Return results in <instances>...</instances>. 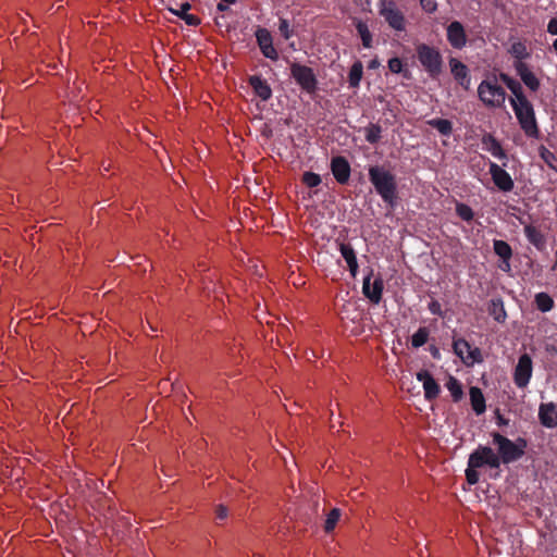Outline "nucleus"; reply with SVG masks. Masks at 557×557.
I'll return each mask as SVG.
<instances>
[{"label":"nucleus","instance_id":"14","mask_svg":"<svg viewBox=\"0 0 557 557\" xmlns=\"http://www.w3.org/2000/svg\"><path fill=\"white\" fill-rule=\"evenodd\" d=\"M331 172L338 184L345 185L350 178L351 168L345 157L336 156L331 159Z\"/></svg>","mask_w":557,"mask_h":557},{"label":"nucleus","instance_id":"12","mask_svg":"<svg viewBox=\"0 0 557 557\" xmlns=\"http://www.w3.org/2000/svg\"><path fill=\"white\" fill-rule=\"evenodd\" d=\"M255 36L261 53L265 58L272 61H276L278 59V53L273 46V38L271 33L267 28L258 27Z\"/></svg>","mask_w":557,"mask_h":557},{"label":"nucleus","instance_id":"53","mask_svg":"<svg viewBox=\"0 0 557 557\" xmlns=\"http://www.w3.org/2000/svg\"><path fill=\"white\" fill-rule=\"evenodd\" d=\"M379 65H380V62L377 61V59H374V60L370 61V63H369L370 69H376Z\"/></svg>","mask_w":557,"mask_h":557},{"label":"nucleus","instance_id":"22","mask_svg":"<svg viewBox=\"0 0 557 557\" xmlns=\"http://www.w3.org/2000/svg\"><path fill=\"white\" fill-rule=\"evenodd\" d=\"M499 79L507 86V88L513 95V97H511L509 99L510 104L515 103V102L522 101L528 98L523 91L521 84L518 81H516L515 78H512L511 76H509L508 74L500 73Z\"/></svg>","mask_w":557,"mask_h":557},{"label":"nucleus","instance_id":"46","mask_svg":"<svg viewBox=\"0 0 557 557\" xmlns=\"http://www.w3.org/2000/svg\"><path fill=\"white\" fill-rule=\"evenodd\" d=\"M187 25L189 26H198L201 21L197 15L187 13L186 15L182 16V18Z\"/></svg>","mask_w":557,"mask_h":557},{"label":"nucleus","instance_id":"33","mask_svg":"<svg viewBox=\"0 0 557 557\" xmlns=\"http://www.w3.org/2000/svg\"><path fill=\"white\" fill-rule=\"evenodd\" d=\"M364 137L369 144H377L382 137V126L380 124H369V126L364 128Z\"/></svg>","mask_w":557,"mask_h":557},{"label":"nucleus","instance_id":"36","mask_svg":"<svg viewBox=\"0 0 557 557\" xmlns=\"http://www.w3.org/2000/svg\"><path fill=\"white\" fill-rule=\"evenodd\" d=\"M388 70L394 74H401L405 78L409 79L411 77L410 72L404 67L403 60L395 57L388 60L387 62Z\"/></svg>","mask_w":557,"mask_h":557},{"label":"nucleus","instance_id":"25","mask_svg":"<svg viewBox=\"0 0 557 557\" xmlns=\"http://www.w3.org/2000/svg\"><path fill=\"white\" fill-rule=\"evenodd\" d=\"M482 144L486 150L492 153L493 157L498 159L507 158V154L500 143L492 134H485L482 138Z\"/></svg>","mask_w":557,"mask_h":557},{"label":"nucleus","instance_id":"47","mask_svg":"<svg viewBox=\"0 0 557 557\" xmlns=\"http://www.w3.org/2000/svg\"><path fill=\"white\" fill-rule=\"evenodd\" d=\"M227 517V508L223 505H219L215 509V519L216 520H224Z\"/></svg>","mask_w":557,"mask_h":557},{"label":"nucleus","instance_id":"45","mask_svg":"<svg viewBox=\"0 0 557 557\" xmlns=\"http://www.w3.org/2000/svg\"><path fill=\"white\" fill-rule=\"evenodd\" d=\"M512 443L516 444V447L518 449V454L522 458L525 454V449L528 447V441L524 437H517Z\"/></svg>","mask_w":557,"mask_h":557},{"label":"nucleus","instance_id":"44","mask_svg":"<svg viewBox=\"0 0 557 557\" xmlns=\"http://www.w3.org/2000/svg\"><path fill=\"white\" fill-rule=\"evenodd\" d=\"M420 4L428 13H434L437 10L436 0H420Z\"/></svg>","mask_w":557,"mask_h":557},{"label":"nucleus","instance_id":"32","mask_svg":"<svg viewBox=\"0 0 557 557\" xmlns=\"http://www.w3.org/2000/svg\"><path fill=\"white\" fill-rule=\"evenodd\" d=\"M508 52L515 58L517 59L516 62H523V60H527L530 58V52L528 51V48L525 46L524 42L522 41H517V42H513Z\"/></svg>","mask_w":557,"mask_h":557},{"label":"nucleus","instance_id":"30","mask_svg":"<svg viewBox=\"0 0 557 557\" xmlns=\"http://www.w3.org/2000/svg\"><path fill=\"white\" fill-rule=\"evenodd\" d=\"M363 74V65L360 61H356L348 73V83L352 88H357L360 85L361 78Z\"/></svg>","mask_w":557,"mask_h":557},{"label":"nucleus","instance_id":"28","mask_svg":"<svg viewBox=\"0 0 557 557\" xmlns=\"http://www.w3.org/2000/svg\"><path fill=\"white\" fill-rule=\"evenodd\" d=\"M534 302H535L537 310H540L541 312H544V313L553 310V308L555 306V301L552 298V296L544 292L537 293L535 295Z\"/></svg>","mask_w":557,"mask_h":557},{"label":"nucleus","instance_id":"40","mask_svg":"<svg viewBox=\"0 0 557 557\" xmlns=\"http://www.w3.org/2000/svg\"><path fill=\"white\" fill-rule=\"evenodd\" d=\"M321 176L313 172H305L302 174V183L310 188L317 187L321 184Z\"/></svg>","mask_w":557,"mask_h":557},{"label":"nucleus","instance_id":"51","mask_svg":"<svg viewBox=\"0 0 557 557\" xmlns=\"http://www.w3.org/2000/svg\"><path fill=\"white\" fill-rule=\"evenodd\" d=\"M429 350H430L431 356L434 359H437V360L441 359V352L436 346H430Z\"/></svg>","mask_w":557,"mask_h":557},{"label":"nucleus","instance_id":"35","mask_svg":"<svg viewBox=\"0 0 557 557\" xmlns=\"http://www.w3.org/2000/svg\"><path fill=\"white\" fill-rule=\"evenodd\" d=\"M446 387L450 392L453 400L455 403L459 401L462 398L463 391H462L461 383L455 376L450 375L448 377V380L446 382Z\"/></svg>","mask_w":557,"mask_h":557},{"label":"nucleus","instance_id":"1","mask_svg":"<svg viewBox=\"0 0 557 557\" xmlns=\"http://www.w3.org/2000/svg\"><path fill=\"white\" fill-rule=\"evenodd\" d=\"M369 181L382 200L394 208L397 203V178L396 175L383 165H371L368 170Z\"/></svg>","mask_w":557,"mask_h":557},{"label":"nucleus","instance_id":"2","mask_svg":"<svg viewBox=\"0 0 557 557\" xmlns=\"http://www.w3.org/2000/svg\"><path fill=\"white\" fill-rule=\"evenodd\" d=\"M488 467L491 469H498L499 463L496 453L492 447L486 445H479L468 458V467L466 469V479L470 485H475L480 480L478 469Z\"/></svg>","mask_w":557,"mask_h":557},{"label":"nucleus","instance_id":"37","mask_svg":"<svg viewBox=\"0 0 557 557\" xmlns=\"http://www.w3.org/2000/svg\"><path fill=\"white\" fill-rule=\"evenodd\" d=\"M430 331L425 326H421L417 330V332L411 336V346L413 348L422 347L429 339Z\"/></svg>","mask_w":557,"mask_h":557},{"label":"nucleus","instance_id":"42","mask_svg":"<svg viewBox=\"0 0 557 557\" xmlns=\"http://www.w3.org/2000/svg\"><path fill=\"white\" fill-rule=\"evenodd\" d=\"M428 309L430 310V312L434 315H438L441 318L444 317V311L442 310V306L440 304V301H437L436 299H432L429 305H428Z\"/></svg>","mask_w":557,"mask_h":557},{"label":"nucleus","instance_id":"17","mask_svg":"<svg viewBox=\"0 0 557 557\" xmlns=\"http://www.w3.org/2000/svg\"><path fill=\"white\" fill-rule=\"evenodd\" d=\"M449 66L454 79L465 89L470 88L471 77L468 66L456 58L449 59Z\"/></svg>","mask_w":557,"mask_h":557},{"label":"nucleus","instance_id":"9","mask_svg":"<svg viewBox=\"0 0 557 557\" xmlns=\"http://www.w3.org/2000/svg\"><path fill=\"white\" fill-rule=\"evenodd\" d=\"M533 362L528 354L519 357L513 371V382L519 388H525L532 377Z\"/></svg>","mask_w":557,"mask_h":557},{"label":"nucleus","instance_id":"5","mask_svg":"<svg viewBox=\"0 0 557 557\" xmlns=\"http://www.w3.org/2000/svg\"><path fill=\"white\" fill-rule=\"evenodd\" d=\"M417 57L431 78H437L443 72V58L441 52L426 44L416 47Z\"/></svg>","mask_w":557,"mask_h":557},{"label":"nucleus","instance_id":"38","mask_svg":"<svg viewBox=\"0 0 557 557\" xmlns=\"http://www.w3.org/2000/svg\"><path fill=\"white\" fill-rule=\"evenodd\" d=\"M341 516H342L341 510L338 508H333L326 517V520L324 523V531L327 533L332 532L335 529Z\"/></svg>","mask_w":557,"mask_h":557},{"label":"nucleus","instance_id":"6","mask_svg":"<svg viewBox=\"0 0 557 557\" xmlns=\"http://www.w3.org/2000/svg\"><path fill=\"white\" fill-rule=\"evenodd\" d=\"M491 437L493 444L497 447L496 457L498 459L499 466L502 463L510 465L521 459L520 455L518 454L516 444L512 443L511 440L500 434L499 432H492Z\"/></svg>","mask_w":557,"mask_h":557},{"label":"nucleus","instance_id":"16","mask_svg":"<svg viewBox=\"0 0 557 557\" xmlns=\"http://www.w3.org/2000/svg\"><path fill=\"white\" fill-rule=\"evenodd\" d=\"M416 376L417 380L423 384L424 398L426 400L431 401L438 397L441 387L428 370L419 371Z\"/></svg>","mask_w":557,"mask_h":557},{"label":"nucleus","instance_id":"11","mask_svg":"<svg viewBox=\"0 0 557 557\" xmlns=\"http://www.w3.org/2000/svg\"><path fill=\"white\" fill-rule=\"evenodd\" d=\"M372 275L373 270H370V273L363 280L362 293L371 302L377 305L382 300L384 282L380 275L371 282Z\"/></svg>","mask_w":557,"mask_h":557},{"label":"nucleus","instance_id":"13","mask_svg":"<svg viewBox=\"0 0 557 557\" xmlns=\"http://www.w3.org/2000/svg\"><path fill=\"white\" fill-rule=\"evenodd\" d=\"M488 171L494 184L499 190L508 193L513 189L515 183L510 174L497 163L490 162Z\"/></svg>","mask_w":557,"mask_h":557},{"label":"nucleus","instance_id":"24","mask_svg":"<svg viewBox=\"0 0 557 557\" xmlns=\"http://www.w3.org/2000/svg\"><path fill=\"white\" fill-rule=\"evenodd\" d=\"M470 403L476 416L483 414L486 410L484 395L480 387L471 386L469 391Z\"/></svg>","mask_w":557,"mask_h":557},{"label":"nucleus","instance_id":"50","mask_svg":"<svg viewBox=\"0 0 557 557\" xmlns=\"http://www.w3.org/2000/svg\"><path fill=\"white\" fill-rule=\"evenodd\" d=\"M509 423V420L507 418H505L504 416H502L499 413V410L496 411V424L498 426H506L508 425Z\"/></svg>","mask_w":557,"mask_h":557},{"label":"nucleus","instance_id":"8","mask_svg":"<svg viewBox=\"0 0 557 557\" xmlns=\"http://www.w3.org/2000/svg\"><path fill=\"white\" fill-rule=\"evenodd\" d=\"M379 13L384 17L391 28L396 32L406 29V20L404 13L398 9L393 0H381L379 4Z\"/></svg>","mask_w":557,"mask_h":557},{"label":"nucleus","instance_id":"18","mask_svg":"<svg viewBox=\"0 0 557 557\" xmlns=\"http://www.w3.org/2000/svg\"><path fill=\"white\" fill-rule=\"evenodd\" d=\"M513 66L522 83L531 91L536 92L541 87V83L535 74L530 70L529 65L524 62H515Z\"/></svg>","mask_w":557,"mask_h":557},{"label":"nucleus","instance_id":"7","mask_svg":"<svg viewBox=\"0 0 557 557\" xmlns=\"http://www.w3.org/2000/svg\"><path fill=\"white\" fill-rule=\"evenodd\" d=\"M290 76L305 92L309 95L317 92L318 78L313 69L298 62H293L290 64Z\"/></svg>","mask_w":557,"mask_h":557},{"label":"nucleus","instance_id":"55","mask_svg":"<svg viewBox=\"0 0 557 557\" xmlns=\"http://www.w3.org/2000/svg\"><path fill=\"white\" fill-rule=\"evenodd\" d=\"M553 47H554V49L557 51V38L554 40V42H553Z\"/></svg>","mask_w":557,"mask_h":557},{"label":"nucleus","instance_id":"41","mask_svg":"<svg viewBox=\"0 0 557 557\" xmlns=\"http://www.w3.org/2000/svg\"><path fill=\"white\" fill-rule=\"evenodd\" d=\"M278 29L285 39H289L293 36V32L289 28V22L286 18H280Z\"/></svg>","mask_w":557,"mask_h":557},{"label":"nucleus","instance_id":"27","mask_svg":"<svg viewBox=\"0 0 557 557\" xmlns=\"http://www.w3.org/2000/svg\"><path fill=\"white\" fill-rule=\"evenodd\" d=\"M354 24H355L358 35L361 38L362 46L364 48H371L372 42H373V37H372V34H371L367 23H364L361 20H356L354 22Z\"/></svg>","mask_w":557,"mask_h":557},{"label":"nucleus","instance_id":"31","mask_svg":"<svg viewBox=\"0 0 557 557\" xmlns=\"http://www.w3.org/2000/svg\"><path fill=\"white\" fill-rule=\"evenodd\" d=\"M428 125L435 128L443 136H450L453 133V123L446 119H432Z\"/></svg>","mask_w":557,"mask_h":557},{"label":"nucleus","instance_id":"43","mask_svg":"<svg viewBox=\"0 0 557 557\" xmlns=\"http://www.w3.org/2000/svg\"><path fill=\"white\" fill-rule=\"evenodd\" d=\"M191 9V5L189 2L182 3L181 9L176 10L173 8H169V11L174 14L175 16L182 18V16L186 15L188 11Z\"/></svg>","mask_w":557,"mask_h":557},{"label":"nucleus","instance_id":"49","mask_svg":"<svg viewBox=\"0 0 557 557\" xmlns=\"http://www.w3.org/2000/svg\"><path fill=\"white\" fill-rule=\"evenodd\" d=\"M547 32L552 35H557V18H552L547 25Z\"/></svg>","mask_w":557,"mask_h":557},{"label":"nucleus","instance_id":"23","mask_svg":"<svg viewBox=\"0 0 557 557\" xmlns=\"http://www.w3.org/2000/svg\"><path fill=\"white\" fill-rule=\"evenodd\" d=\"M339 251L348 265L351 276L356 277L358 272V261L352 246L350 244L341 243Z\"/></svg>","mask_w":557,"mask_h":557},{"label":"nucleus","instance_id":"52","mask_svg":"<svg viewBox=\"0 0 557 557\" xmlns=\"http://www.w3.org/2000/svg\"><path fill=\"white\" fill-rule=\"evenodd\" d=\"M216 9H218V11H221V12L227 11L228 4L221 1L220 3H218Z\"/></svg>","mask_w":557,"mask_h":557},{"label":"nucleus","instance_id":"29","mask_svg":"<svg viewBox=\"0 0 557 557\" xmlns=\"http://www.w3.org/2000/svg\"><path fill=\"white\" fill-rule=\"evenodd\" d=\"M493 250L499 259H511L513 255L511 246L503 239L493 240Z\"/></svg>","mask_w":557,"mask_h":557},{"label":"nucleus","instance_id":"20","mask_svg":"<svg viewBox=\"0 0 557 557\" xmlns=\"http://www.w3.org/2000/svg\"><path fill=\"white\" fill-rule=\"evenodd\" d=\"M539 419L545 428H555L557 425V409L555 404H541L539 408Z\"/></svg>","mask_w":557,"mask_h":557},{"label":"nucleus","instance_id":"34","mask_svg":"<svg viewBox=\"0 0 557 557\" xmlns=\"http://www.w3.org/2000/svg\"><path fill=\"white\" fill-rule=\"evenodd\" d=\"M539 156L549 169L557 172V156L553 151L541 145L539 147Z\"/></svg>","mask_w":557,"mask_h":557},{"label":"nucleus","instance_id":"48","mask_svg":"<svg viewBox=\"0 0 557 557\" xmlns=\"http://www.w3.org/2000/svg\"><path fill=\"white\" fill-rule=\"evenodd\" d=\"M510 260L511 259H500V262L498 264V268L505 272V273H509L511 271V264H510Z\"/></svg>","mask_w":557,"mask_h":557},{"label":"nucleus","instance_id":"19","mask_svg":"<svg viewBox=\"0 0 557 557\" xmlns=\"http://www.w3.org/2000/svg\"><path fill=\"white\" fill-rule=\"evenodd\" d=\"M520 223L524 225L523 232L530 244H532L537 250L542 251L546 247V238L544 234L534 225L525 224L520 219Z\"/></svg>","mask_w":557,"mask_h":557},{"label":"nucleus","instance_id":"3","mask_svg":"<svg viewBox=\"0 0 557 557\" xmlns=\"http://www.w3.org/2000/svg\"><path fill=\"white\" fill-rule=\"evenodd\" d=\"M511 107L525 136L537 139L541 135V131L532 102L527 98L522 101L511 103Z\"/></svg>","mask_w":557,"mask_h":557},{"label":"nucleus","instance_id":"39","mask_svg":"<svg viewBox=\"0 0 557 557\" xmlns=\"http://www.w3.org/2000/svg\"><path fill=\"white\" fill-rule=\"evenodd\" d=\"M456 214L466 222H470L474 218V212L472 208L462 202H457Z\"/></svg>","mask_w":557,"mask_h":557},{"label":"nucleus","instance_id":"26","mask_svg":"<svg viewBox=\"0 0 557 557\" xmlns=\"http://www.w3.org/2000/svg\"><path fill=\"white\" fill-rule=\"evenodd\" d=\"M488 313L498 323H504L507 319L504 301L502 298H493L488 306Z\"/></svg>","mask_w":557,"mask_h":557},{"label":"nucleus","instance_id":"4","mask_svg":"<svg viewBox=\"0 0 557 557\" xmlns=\"http://www.w3.org/2000/svg\"><path fill=\"white\" fill-rule=\"evenodd\" d=\"M478 96L487 108H502L506 100V91L498 84L497 76L483 79L478 87Z\"/></svg>","mask_w":557,"mask_h":557},{"label":"nucleus","instance_id":"54","mask_svg":"<svg viewBox=\"0 0 557 557\" xmlns=\"http://www.w3.org/2000/svg\"><path fill=\"white\" fill-rule=\"evenodd\" d=\"M222 2H225L226 4H235L237 0H221Z\"/></svg>","mask_w":557,"mask_h":557},{"label":"nucleus","instance_id":"15","mask_svg":"<svg viewBox=\"0 0 557 557\" xmlns=\"http://www.w3.org/2000/svg\"><path fill=\"white\" fill-rule=\"evenodd\" d=\"M446 37L449 45L455 49H462L467 44V34L459 21H453L446 28Z\"/></svg>","mask_w":557,"mask_h":557},{"label":"nucleus","instance_id":"21","mask_svg":"<svg viewBox=\"0 0 557 557\" xmlns=\"http://www.w3.org/2000/svg\"><path fill=\"white\" fill-rule=\"evenodd\" d=\"M249 85L253 89L256 96L262 101H268L272 97V88L269 83L259 75H252L248 79Z\"/></svg>","mask_w":557,"mask_h":557},{"label":"nucleus","instance_id":"10","mask_svg":"<svg viewBox=\"0 0 557 557\" xmlns=\"http://www.w3.org/2000/svg\"><path fill=\"white\" fill-rule=\"evenodd\" d=\"M453 350L466 364H473L474 362L482 361L481 350L475 347L472 348L468 341L465 338H456L453 342Z\"/></svg>","mask_w":557,"mask_h":557}]
</instances>
